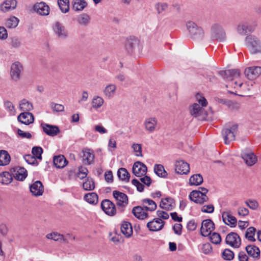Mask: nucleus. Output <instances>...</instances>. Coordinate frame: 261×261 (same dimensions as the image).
<instances>
[{"mask_svg":"<svg viewBox=\"0 0 261 261\" xmlns=\"http://www.w3.org/2000/svg\"><path fill=\"white\" fill-rule=\"evenodd\" d=\"M218 73L224 79L231 81H232V83L233 81L236 80L233 82L234 88L238 87L244 91H249L250 90V87L248 86V84L247 83H243L239 79L240 76V72L239 70L230 69L224 71L221 70L219 71Z\"/></svg>","mask_w":261,"mask_h":261,"instance_id":"1","label":"nucleus"},{"mask_svg":"<svg viewBox=\"0 0 261 261\" xmlns=\"http://www.w3.org/2000/svg\"><path fill=\"white\" fill-rule=\"evenodd\" d=\"M186 27L190 37L196 41L202 40L204 36L203 29L194 22L189 20L186 22Z\"/></svg>","mask_w":261,"mask_h":261,"instance_id":"2","label":"nucleus"},{"mask_svg":"<svg viewBox=\"0 0 261 261\" xmlns=\"http://www.w3.org/2000/svg\"><path fill=\"white\" fill-rule=\"evenodd\" d=\"M245 43L251 54H261V41L255 36L252 35L247 36L245 38Z\"/></svg>","mask_w":261,"mask_h":261,"instance_id":"3","label":"nucleus"},{"mask_svg":"<svg viewBox=\"0 0 261 261\" xmlns=\"http://www.w3.org/2000/svg\"><path fill=\"white\" fill-rule=\"evenodd\" d=\"M114 198L116 200V204L120 212H123L128 204V197L127 195L120 191H114L113 192Z\"/></svg>","mask_w":261,"mask_h":261,"instance_id":"4","label":"nucleus"},{"mask_svg":"<svg viewBox=\"0 0 261 261\" xmlns=\"http://www.w3.org/2000/svg\"><path fill=\"white\" fill-rule=\"evenodd\" d=\"M238 130V125L237 124H234L229 128H226L222 130V135L226 144H228L235 140Z\"/></svg>","mask_w":261,"mask_h":261,"instance_id":"5","label":"nucleus"},{"mask_svg":"<svg viewBox=\"0 0 261 261\" xmlns=\"http://www.w3.org/2000/svg\"><path fill=\"white\" fill-rule=\"evenodd\" d=\"M241 155L243 161L248 166H253L257 161L256 155L248 148L243 149L241 152Z\"/></svg>","mask_w":261,"mask_h":261,"instance_id":"6","label":"nucleus"},{"mask_svg":"<svg viewBox=\"0 0 261 261\" xmlns=\"http://www.w3.org/2000/svg\"><path fill=\"white\" fill-rule=\"evenodd\" d=\"M212 37L219 41H223L226 37V34L223 27L219 24L216 23L211 28Z\"/></svg>","mask_w":261,"mask_h":261,"instance_id":"7","label":"nucleus"},{"mask_svg":"<svg viewBox=\"0 0 261 261\" xmlns=\"http://www.w3.org/2000/svg\"><path fill=\"white\" fill-rule=\"evenodd\" d=\"M158 120L155 117H149L144 121L143 125L146 131L152 133L158 129Z\"/></svg>","mask_w":261,"mask_h":261,"instance_id":"8","label":"nucleus"},{"mask_svg":"<svg viewBox=\"0 0 261 261\" xmlns=\"http://www.w3.org/2000/svg\"><path fill=\"white\" fill-rule=\"evenodd\" d=\"M225 242L234 248H238L241 244V240L237 233L230 232L226 236Z\"/></svg>","mask_w":261,"mask_h":261,"instance_id":"9","label":"nucleus"},{"mask_svg":"<svg viewBox=\"0 0 261 261\" xmlns=\"http://www.w3.org/2000/svg\"><path fill=\"white\" fill-rule=\"evenodd\" d=\"M244 73L248 80H255L261 74V67L253 66L247 67L245 70Z\"/></svg>","mask_w":261,"mask_h":261,"instance_id":"10","label":"nucleus"},{"mask_svg":"<svg viewBox=\"0 0 261 261\" xmlns=\"http://www.w3.org/2000/svg\"><path fill=\"white\" fill-rule=\"evenodd\" d=\"M22 69V65L19 62H15L12 64L11 66L10 75L13 81L17 82L20 79Z\"/></svg>","mask_w":261,"mask_h":261,"instance_id":"11","label":"nucleus"},{"mask_svg":"<svg viewBox=\"0 0 261 261\" xmlns=\"http://www.w3.org/2000/svg\"><path fill=\"white\" fill-rule=\"evenodd\" d=\"M101 207L108 215L113 216L116 214L115 204L108 199H105L101 202Z\"/></svg>","mask_w":261,"mask_h":261,"instance_id":"12","label":"nucleus"},{"mask_svg":"<svg viewBox=\"0 0 261 261\" xmlns=\"http://www.w3.org/2000/svg\"><path fill=\"white\" fill-rule=\"evenodd\" d=\"M215 228L213 222L210 219L203 220L200 228L201 234L203 237L208 236Z\"/></svg>","mask_w":261,"mask_h":261,"instance_id":"13","label":"nucleus"},{"mask_svg":"<svg viewBox=\"0 0 261 261\" xmlns=\"http://www.w3.org/2000/svg\"><path fill=\"white\" fill-rule=\"evenodd\" d=\"M133 174L137 177H142L146 175L147 171L146 166L141 162H136L132 169Z\"/></svg>","mask_w":261,"mask_h":261,"instance_id":"14","label":"nucleus"},{"mask_svg":"<svg viewBox=\"0 0 261 261\" xmlns=\"http://www.w3.org/2000/svg\"><path fill=\"white\" fill-rule=\"evenodd\" d=\"M189 198L191 200L198 204H203L208 200V198L206 195H203L200 191L196 190L192 191L189 194Z\"/></svg>","mask_w":261,"mask_h":261,"instance_id":"15","label":"nucleus"},{"mask_svg":"<svg viewBox=\"0 0 261 261\" xmlns=\"http://www.w3.org/2000/svg\"><path fill=\"white\" fill-rule=\"evenodd\" d=\"M165 224V222L160 218H155L147 223V227L150 231H156L161 230Z\"/></svg>","mask_w":261,"mask_h":261,"instance_id":"16","label":"nucleus"},{"mask_svg":"<svg viewBox=\"0 0 261 261\" xmlns=\"http://www.w3.org/2000/svg\"><path fill=\"white\" fill-rule=\"evenodd\" d=\"M175 171L179 174H186L190 171L189 165L183 160L177 161L175 164Z\"/></svg>","mask_w":261,"mask_h":261,"instance_id":"17","label":"nucleus"},{"mask_svg":"<svg viewBox=\"0 0 261 261\" xmlns=\"http://www.w3.org/2000/svg\"><path fill=\"white\" fill-rule=\"evenodd\" d=\"M17 120L21 123L28 125L34 122V117L30 112H22L18 116Z\"/></svg>","mask_w":261,"mask_h":261,"instance_id":"18","label":"nucleus"},{"mask_svg":"<svg viewBox=\"0 0 261 261\" xmlns=\"http://www.w3.org/2000/svg\"><path fill=\"white\" fill-rule=\"evenodd\" d=\"M41 126L43 132L49 136L54 137L60 132L59 128L56 125L41 123Z\"/></svg>","mask_w":261,"mask_h":261,"instance_id":"19","label":"nucleus"},{"mask_svg":"<svg viewBox=\"0 0 261 261\" xmlns=\"http://www.w3.org/2000/svg\"><path fill=\"white\" fill-rule=\"evenodd\" d=\"M30 189L32 194L35 196H41L44 192L43 185L39 180H37L30 185Z\"/></svg>","mask_w":261,"mask_h":261,"instance_id":"20","label":"nucleus"},{"mask_svg":"<svg viewBox=\"0 0 261 261\" xmlns=\"http://www.w3.org/2000/svg\"><path fill=\"white\" fill-rule=\"evenodd\" d=\"M54 33L60 39H65L67 33L64 27L59 22H56L53 27Z\"/></svg>","mask_w":261,"mask_h":261,"instance_id":"21","label":"nucleus"},{"mask_svg":"<svg viewBox=\"0 0 261 261\" xmlns=\"http://www.w3.org/2000/svg\"><path fill=\"white\" fill-rule=\"evenodd\" d=\"M245 250L249 256L255 259H259L260 251L257 246L254 245H248L245 247Z\"/></svg>","mask_w":261,"mask_h":261,"instance_id":"22","label":"nucleus"},{"mask_svg":"<svg viewBox=\"0 0 261 261\" xmlns=\"http://www.w3.org/2000/svg\"><path fill=\"white\" fill-rule=\"evenodd\" d=\"M35 11L38 14L43 16H46L49 14V7L44 2H41L35 4L34 6Z\"/></svg>","mask_w":261,"mask_h":261,"instance_id":"23","label":"nucleus"},{"mask_svg":"<svg viewBox=\"0 0 261 261\" xmlns=\"http://www.w3.org/2000/svg\"><path fill=\"white\" fill-rule=\"evenodd\" d=\"M222 219L223 222L227 225L233 227L236 226L237 224L236 218L231 215L230 212H224L222 214Z\"/></svg>","mask_w":261,"mask_h":261,"instance_id":"24","label":"nucleus"},{"mask_svg":"<svg viewBox=\"0 0 261 261\" xmlns=\"http://www.w3.org/2000/svg\"><path fill=\"white\" fill-rule=\"evenodd\" d=\"M145 210L143 206H138L133 208L132 213L136 218L143 220L149 217L148 214Z\"/></svg>","mask_w":261,"mask_h":261,"instance_id":"25","label":"nucleus"},{"mask_svg":"<svg viewBox=\"0 0 261 261\" xmlns=\"http://www.w3.org/2000/svg\"><path fill=\"white\" fill-rule=\"evenodd\" d=\"M83 162L85 164L90 165L93 163L94 159V154L92 149L86 148L83 150Z\"/></svg>","mask_w":261,"mask_h":261,"instance_id":"26","label":"nucleus"},{"mask_svg":"<svg viewBox=\"0 0 261 261\" xmlns=\"http://www.w3.org/2000/svg\"><path fill=\"white\" fill-rule=\"evenodd\" d=\"M174 205V201L172 198L170 197H166L165 198L162 199L160 203V207L161 208L166 210H172Z\"/></svg>","mask_w":261,"mask_h":261,"instance_id":"27","label":"nucleus"},{"mask_svg":"<svg viewBox=\"0 0 261 261\" xmlns=\"http://www.w3.org/2000/svg\"><path fill=\"white\" fill-rule=\"evenodd\" d=\"M46 238L48 239L53 240L55 241H58L60 243L64 244L68 243L67 239L65 238L63 234L56 232L47 234Z\"/></svg>","mask_w":261,"mask_h":261,"instance_id":"28","label":"nucleus"},{"mask_svg":"<svg viewBox=\"0 0 261 261\" xmlns=\"http://www.w3.org/2000/svg\"><path fill=\"white\" fill-rule=\"evenodd\" d=\"M13 176L18 180H23L27 176V170L23 167H16L14 168Z\"/></svg>","mask_w":261,"mask_h":261,"instance_id":"29","label":"nucleus"},{"mask_svg":"<svg viewBox=\"0 0 261 261\" xmlns=\"http://www.w3.org/2000/svg\"><path fill=\"white\" fill-rule=\"evenodd\" d=\"M142 206L147 211H154L157 207L156 203L150 199H143L142 200Z\"/></svg>","mask_w":261,"mask_h":261,"instance_id":"30","label":"nucleus"},{"mask_svg":"<svg viewBox=\"0 0 261 261\" xmlns=\"http://www.w3.org/2000/svg\"><path fill=\"white\" fill-rule=\"evenodd\" d=\"M17 5L16 0H6L1 7V9L3 12H7L14 9Z\"/></svg>","mask_w":261,"mask_h":261,"instance_id":"31","label":"nucleus"},{"mask_svg":"<svg viewBox=\"0 0 261 261\" xmlns=\"http://www.w3.org/2000/svg\"><path fill=\"white\" fill-rule=\"evenodd\" d=\"M19 109L23 112H30L33 109V106L32 102L26 99H23L20 101Z\"/></svg>","mask_w":261,"mask_h":261,"instance_id":"32","label":"nucleus"},{"mask_svg":"<svg viewBox=\"0 0 261 261\" xmlns=\"http://www.w3.org/2000/svg\"><path fill=\"white\" fill-rule=\"evenodd\" d=\"M121 231L126 237H130L133 234V228L131 224L126 221L122 222L121 226Z\"/></svg>","mask_w":261,"mask_h":261,"instance_id":"33","label":"nucleus"},{"mask_svg":"<svg viewBox=\"0 0 261 261\" xmlns=\"http://www.w3.org/2000/svg\"><path fill=\"white\" fill-rule=\"evenodd\" d=\"M53 162L55 166L58 168H62L67 164V160L63 155L54 156Z\"/></svg>","mask_w":261,"mask_h":261,"instance_id":"34","label":"nucleus"},{"mask_svg":"<svg viewBox=\"0 0 261 261\" xmlns=\"http://www.w3.org/2000/svg\"><path fill=\"white\" fill-rule=\"evenodd\" d=\"M98 195L96 193L91 192L85 194L84 196V199L88 203L95 205L98 202Z\"/></svg>","mask_w":261,"mask_h":261,"instance_id":"35","label":"nucleus"},{"mask_svg":"<svg viewBox=\"0 0 261 261\" xmlns=\"http://www.w3.org/2000/svg\"><path fill=\"white\" fill-rule=\"evenodd\" d=\"M11 158L8 152L6 150L0 151V166H6L9 164Z\"/></svg>","mask_w":261,"mask_h":261,"instance_id":"36","label":"nucleus"},{"mask_svg":"<svg viewBox=\"0 0 261 261\" xmlns=\"http://www.w3.org/2000/svg\"><path fill=\"white\" fill-rule=\"evenodd\" d=\"M104 103L103 99L98 96H94L91 101V108L97 110L101 107Z\"/></svg>","mask_w":261,"mask_h":261,"instance_id":"37","label":"nucleus"},{"mask_svg":"<svg viewBox=\"0 0 261 261\" xmlns=\"http://www.w3.org/2000/svg\"><path fill=\"white\" fill-rule=\"evenodd\" d=\"M203 179L200 174H196L191 176L189 179L190 185L198 186L202 183Z\"/></svg>","mask_w":261,"mask_h":261,"instance_id":"38","label":"nucleus"},{"mask_svg":"<svg viewBox=\"0 0 261 261\" xmlns=\"http://www.w3.org/2000/svg\"><path fill=\"white\" fill-rule=\"evenodd\" d=\"M12 176L8 172H3L0 174V182L3 185H8L12 180Z\"/></svg>","mask_w":261,"mask_h":261,"instance_id":"39","label":"nucleus"},{"mask_svg":"<svg viewBox=\"0 0 261 261\" xmlns=\"http://www.w3.org/2000/svg\"><path fill=\"white\" fill-rule=\"evenodd\" d=\"M90 16L85 13H83L77 17V22L81 25L87 26L90 22Z\"/></svg>","mask_w":261,"mask_h":261,"instance_id":"40","label":"nucleus"},{"mask_svg":"<svg viewBox=\"0 0 261 261\" xmlns=\"http://www.w3.org/2000/svg\"><path fill=\"white\" fill-rule=\"evenodd\" d=\"M236 31L239 35L245 36L247 33V22L241 21L236 27Z\"/></svg>","mask_w":261,"mask_h":261,"instance_id":"41","label":"nucleus"},{"mask_svg":"<svg viewBox=\"0 0 261 261\" xmlns=\"http://www.w3.org/2000/svg\"><path fill=\"white\" fill-rule=\"evenodd\" d=\"M117 175L121 180L127 182L129 181V174L125 168H120L117 171Z\"/></svg>","mask_w":261,"mask_h":261,"instance_id":"42","label":"nucleus"},{"mask_svg":"<svg viewBox=\"0 0 261 261\" xmlns=\"http://www.w3.org/2000/svg\"><path fill=\"white\" fill-rule=\"evenodd\" d=\"M87 5L85 0H74L73 9L75 11H82L87 6Z\"/></svg>","mask_w":261,"mask_h":261,"instance_id":"43","label":"nucleus"},{"mask_svg":"<svg viewBox=\"0 0 261 261\" xmlns=\"http://www.w3.org/2000/svg\"><path fill=\"white\" fill-rule=\"evenodd\" d=\"M58 4L62 12L66 13L69 10V0H58Z\"/></svg>","mask_w":261,"mask_h":261,"instance_id":"44","label":"nucleus"},{"mask_svg":"<svg viewBox=\"0 0 261 261\" xmlns=\"http://www.w3.org/2000/svg\"><path fill=\"white\" fill-rule=\"evenodd\" d=\"M95 184L92 178L88 177L83 184V188L85 191H92L95 188Z\"/></svg>","mask_w":261,"mask_h":261,"instance_id":"45","label":"nucleus"},{"mask_svg":"<svg viewBox=\"0 0 261 261\" xmlns=\"http://www.w3.org/2000/svg\"><path fill=\"white\" fill-rule=\"evenodd\" d=\"M116 89V87L115 85L110 84L105 88L103 93L106 96L111 97L115 94Z\"/></svg>","mask_w":261,"mask_h":261,"instance_id":"46","label":"nucleus"},{"mask_svg":"<svg viewBox=\"0 0 261 261\" xmlns=\"http://www.w3.org/2000/svg\"><path fill=\"white\" fill-rule=\"evenodd\" d=\"M256 229L253 227H250L246 231L245 238L250 241L254 242L255 241L254 238Z\"/></svg>","mask_w":261,"mask_h":261,"instance_id":"47","label":"nucleus"},{"mask_svg":"<svg viewBox=\"0 0 261 261\" xmlns=\"http://www.w3.org/2000/svg\"><path fill=\"white\" fill-rule=\"evenodd\" d=\"M154 171L155 174L160 177H165L167 175L163 166L160 164L154 166Z\"/></svg>","mask_w":261,"mask_h":261,"instance_id":"48","label":"nucleus"},{"mask_svg":"<svg viewBox=\"0 0 261 261\" xmlns=\"http://www.w3.org/2000/svg\"><path fill=\"white\" fill-rule=\"evenodd\" d=\"M138 45V41L136 40H127L125 47L128 52L132 53Z\"/></svg>","mask_w":261,"mask_h":261,"instance_id":"49","label":"nucleus"},{"mask_svg":"<svg viewBox=\"0 0 261 261\" xmlns=\"http://www.w3.org/2000/svg\"><path fill=\"white\" fill-rule=\"evenodd\" d=\"M234 256V253L229 249H225L222 253V258L226 260H232Z\"/></svg>","mask_w":261,"mask_h":261,"instance_id":"50","label":"nucleus"},{"mask_svg":"<svg viewBox=\"0 0 261 261\" xmlns=\"http://www.w3.org/2000/svg\"><path fill=\"white\" fill-rule=\"evenodd\" d=\"M18 22V19L14 16H12L7 20L6 24L9 28H15L17 26Z\"/></svg>","mask_w":261,"mask_h":261,"instance_id":"51","label":"nucleus"},{"mask_svg":"<svg viewBox=\"0 0 261 261\" xmlns=\"http://www.w3.org/2000/svg\"><path fill=\"white\" fill-rule=\"evenodd\" d=\"M209 239L211 242L214 244H219L221 242V238L220 235L216 232H213L208 236Z\"/></svg>","mask_w":261,"mask_h":261,"instance_id":"52","label":"nucleus"},{"mask_svg":"<svg viewBox=\"0 0 261 261\" xmlns=\"http://www.w3.org/2000/svg\"><path fill=\"white\" fill-rule=\"evenodd\" d=\"M168 7L166 3H158L155 5V9L159 14H162L165 11Z\"/></svg>","mask_w":261,"mask_h":261,"instance_id":"53","label":"nucleus"},{"mask_svg":"<svg viewBox=\"0 0 261 261\" xmlns=\"http://www.w3.org/2000/svg\"><path fill=\"white\" fill-rule=\"evenodd\" d=\"M4 108L7 110L11 115H14L16 112L13 104L10 101H6L4 102Z\"/></svg>","mask_w":261,"mask_h":261,"instance_id":"54","label":"nucleus"},{"mask_svg":"<svg viewBox=\"0 0 261 261\" xmlns=\"http://www.w3.org/2000/svg\"><path fill=\"white\" fill-rule=\"evenodd\" d=\"M201 110L202 108L199 104L194 103L190 110V113L192 116L197 117L201 112Z\"/></svg>","mask_w":261,"mask_h":261,"instance_id":"55","label":"nucleus"},{"mask_svg":"<svg viewBox=\"0 0 261 261\" xmlns=\"http://www.w3.org/2000/svg\"><path fill=\"white\" fill-rule=\"evenodd\" d=\"M43 152V150L41 147L39 146H35L33 147L32 153L33 155L34 156L36 159L41 160V154Z\"/></svg>","mask_w":261,"mask_h":261,"instance_id":"56","label":"nucleus"},{"mask_svg":"<svg viewBox=\"0 0 261 261\" xmlns=\"http://www.w3.org/2000/svg\"><path fill=\"white\" fill-rule=\"evenodd\" d=\"M49 106L54 113L63 112L64 110V107L62 105L54 102H50Z\"/></svg>","mask_w":261,"mask_h":261,"instance_id":"57","label":"nucleus"},{"mask_svg":"<svg viewBox=\"0 0 261 261\" xmlns=\"http://www.w3.org/2000/svg\"><path fill=\"white\" fill-rule=\"evenodd\" d=\"M195 98L202 107H206L207 105L206 99L200 94L197 93L195 95Z\"/></svg>","mask_w":261,"mask_h":261,"instance_id":"58","label":"nucleus"},{"mask_svg":"<svg viewBox=\"0 0 261 261\" xmlns=\"http://www.w3.org/2000/svg\"><path fill=\"white\" fill-rule=\"evenodd\" d=\"M132 148L136 153V155L138 156H142V146L140 144L134 143L132 145Z\"/></svg>","mask_w":261,"mask_h":261,"instance_id":"59","label":"nucleus"},{"mask_svg":"<svg viewBox=\"0 0 261 261\" xmlns=\"http://www.w3.org/2000/svg\"><path fill=\"white\" fill-rule=\"evenodd\" d=\"M24 160L29 164L31 165H37L36 158L31 154H27L24 156Z\"/></svg>","mask_w":261,"mask_h":261,"instance_id":"60","label":"nucleus"},{"mask_svg":"<svg viewBox=\"0 0 261 261\" xmlns=\"http://www.w3.org/2000/svg\"><path fill=\"white\" fill-rule=\"evenodd\" d=\"M201 211L205 213H212L214 211V206L212 204L204 205L201 208Z\"/></svg>","mask_w":261,"mask_h":261,"instance_id":"61","label":"nucleus"},{"mask_svg":"<svg viewBox=\"0 0 261 261\" xmlns=\"http://www.w3.org/2000/svg\"><path fill=\"white\" fill-rule=\"evenodd\" d=\"M17 134L19 137L23 139H31L32 138V135L30 133L23 132L19 128L17 129Z\"/></svg>","mask_w":261,"mask_h":261,"instance_id":"62","label":"nucleus"},{"mask_svg":"<svg viewBox=\"0 0 261 261\" xmlns=\"http://www.w3.org/2000/svg\"><path fill=\"white\" fill-rule=\"evenodd\" d=\"M132 183L137 188V189L139 192H141L144 190V185L138 180L136 179H133L132 181Z\"/></svg>","mask_w":261,"mask_h":261,"instance_id":"63","label":"nucleus"},{"mask_svg":"<svg viewBox=\"0 0 261 261\" xmlns=\"http://www.w3.org/2000/svg\"><path fill=\"white\" fill-rule=\"evenodd\" d=\"M246 204L252 210H256L258 206L257 202L255 200H249L245 201Z\"/></svg>","mask_w":261,"mask_h":261,"instance_id":"64","label":"nucleus"}]
</instances>
